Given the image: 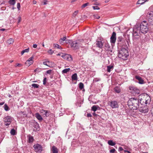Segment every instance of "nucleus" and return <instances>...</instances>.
<instances>
[{
	"mask_svg": "<svg viewBox=\"0 0 153 153\" xmlns=\"http://www.w3.org/2000/svg\"><path fill=\"white\" fill-rule=\"evenodd\" d=\"M128 105L129 108L133 110H137L140 105L139 100L135 98L129 99L128 102Z\"/></svg>",
	"mask_w": 153,
	"mask_h": 153,
	"instance_id": "f257e3e1",
	"label": "nucleus"
},
{
	"mask_svg": "<svg viewBox=\"0 0 153 153\" xmlns=\"http://www.w3.org/2000/svg\"><path fill=\"white\" fill-rule=\"evenodd\" d=\"M128 49L127 45H126V47L125 46H122L120 48H118L119 57L124 60L126 59L129 55Z\"/></svg>",
	"mask_w": 153,
	"mask_h": 153,
	"instance_id": "f03ea898",
	"label": "nucleus"
},
{
	"mask_svg": "<svg viewBox=\"0 0 153 153\" xmlns=\"http://www.w3.org/2000/svg\"><path fill=\"white\" fill-rule=\"evenodd\" d=\"M148 24L146 21H143L140 24V30H138L141 33L145 34L148 31Z\"/></svg>",
	"mask_w": 153,
	"mask_h": 153,
	"instance_id": "7ed1b4c3",
	"label": "nucleus"
},
{
	"mask_svg": "<svg viewBox=\"0 0 153 153\" xmlns=\"http://www.w3.org/2000/svg\"><path fill=\"white\" fill-rule=\"evenodd\" d=\"M139 101L141 105H145L146 106H148L151 102V99L149 96H144L140 99Z\"/></svg>",
	"mask_w": 153,
	"mask_h": 153,
	"instance_id": "20e7f679",
	"label": "nucleus"
},
{
	"mask_svg": "<svg viewBox=\"0 0 153 153\" xmlns=\"http://www.w3.org/2000/svg\"><path fill=\"white\" fill-rule=\"evenodd\" d=\"M117 48H120L122 46H125L126 47V40L122 36H119L117 37Z\"/></svg>",
	"mask_w": 153,
	"mask_h": 153,
	"instance_id": "39448f33",
	"label": "nucleus"
},
{
	"mask_svg": "<svg viewBox=\"0 0 153 153\" xmlns=\"http://www.w3.org/2000/svg\"><path fill=\"white\" fill-rule=\"evenodd\" d=\"M70 45L74 50H75L79 49V47L81 46L80 40H78L74 41H72Z\"/></svg>",
	"mask_w": 153,
	"mask_h": 153,
	"instance_id": "423d86ee",
	"label": "nucleus"
},
{
	"mask_svg": "<svg viewBox=\"0 0 153 153\" xmlns=\"http://www.w3.org/2000/svg\"><path fill=\"white\" fill-rule=\"evenodd\" d=\"M129 90L130 92L135 95L139 94L140 93V90L136 87L132 85L129 87Z\"/></svg>",
	"mask_w": 153,
	"mask_h": 153,
	"instance_id": "0eeeda50",
	"label": "nucleus"
},
{
	"mask_svg": "<svg viewBox=\"0 0 153 153\" xmlns=\"http://www.w3.org/2000/svg\"><path fill=\"white\" fill-rule=\"evenodd\" d=\"M108 105L112 108H118L119 107L118 102L117 101L111 100L108 102Z\"/></svg>",
	"mask_w": 153,
	"mask_h": 153,
	"instance_id": "6e6552de",
	"label": "nucleus"
},
{
	"mask_svg": "<svg viewBox=\"0 0 153 153\" xmlns=\"http://www.w3.org/2000/svg\"><path fill=\"white\" fill-rule=\"evenodd\" d=\"M133 38L134 39H138L140 38L139 33L140 31L137 28H135L133 29Z\"/></svg>",
	"mask_w": 153,
	"mask_h": 153,
	"instance_id": "1a4fd4ad",
	"label": "nucleus"
},
{
	"mask_svg": "<svg viewBox=\"0 0 153 153\" xmlns=\"http://www.w3.org/2000/svg\"><path fill=\"white\" fill-rule=\"evenodd\" d=\"M33 147L35 152L36 153H40L43 150V148L42 146L38 143L34 145Z\"/></svg>",
	"mask_w": 153,
	"mask_h": 153,
	"instance_id": "9d476101",
	"label": "nucleus"
},
{
	"mask_svg": "<svg viewBox=\"0 0 153 153\" xmlns=\"http://www.w3.org/2000/svg\"><path fill=\"white\" fill-rule=\"evenodd\" d=\"M140 105V107L139 108V111L142 113H146L148 112V106H146L143 107Z\"/></svg>",
	"mask_w": 153,
	"mask_h": 153,
	"instance_id": "9b49d317",
	"label": "nucleus"
},
{
	"mask_svg": "<svg viewBox=\"0 0 153 153\" xmlns=\"http://www.w3.org/2000/svg\"><path fill=\"white\" fill-rule=\"evenodd\" d=\"M116 33L113 32L110 38V42L112 44H114L116 39Z\"/></svg>",
	"mask_w": 153,
	"mask_h": 153,
	"instance_id": "f8f14e48",
	"label": "nucleus"
},
{
	"mask_svg": "<svg viewBox=\"0 0 153 153\" xmlns=\"http://www.w3.org/2000/svg\"><path fill=\"white\" fill-rule=\"evenodd\" d=\"M61 56L68 61H72L73 60L70 54H64Z\"/></svg>",
	"mask_w": 153,
	"mask_h": 153,
	"instance_id": "ddd939ff",
	"label": "nucleus"
},
{
	"mask_svg": "<svg viewBox=\"0 0 153 153\" xmlns=\"http://www.w3.org/2000/svg\"><path fill=\"white\" fill-rule=\"evenodd\" d=\"M4 121L5 123H11L12 121V118L10 116H7L4 118Z\"/></svg>",
	"mask_w": 153,
	"mask_h": 153,
	"instance_id": "4468645a",
	"label": "nucleus"
},
{
	"mask_svg": "<svg viewBox=\"0 0 153 153\" xmlns=\"http://www.w3.org/2000/svg\"><path fill=\"white\" fill-rule=\"evenodd\" d=\"M147 16L148 18V21L150 19H153V11H150L148 12L147 14Z\"/></svg>",
	"mask_w": 153,
	"mask_h": 153,
	"instance_id": "2eb2a0df",
	"label": "nucleus"
},
{
	"mask_svg": "<svg viewBox=\"0 0 153 153\" xmlns=\"http://www.w3.org/2000/svg\"><path fill=\"white\" fill-rule=\"evenodd\" d=\"M135 78L138 80V83L140 84H143L144 83V80L142 78L139 76H136Z\"/></svg>",
	"mask_w": 153,
	"mask_h": 153,
	"instance_id": "dca6fc26",
	"label": "nucleus"
},
{
	"mask_svg": "<svg viewBox=\"0 0 153 153\" xmlns=\"http://www.w3.org/2000/svg\"><path fill=\"white\" fill-rule=\"evenodd\" d=\"M35 117L40 122H41L43 120L42 117L38 113H35Z\"/></svg>",
	"mask_w": 153,
	"mask_h": 153,
	"instance_id": "f3484780",
	"label": "nucleus"
},
{
	"mask_svg": "<svg viewBox=\"0 0 153 153\" xmlns=\"http://www.w3.org/2000/svg\"><path fill=\"white\" fill-rule=\"evenodd\" d=\"M33 126L36 129V130L39 131V124L38 123L36 122L35 121H34V122L33 123Z\"/></svg>",
	"mask_w": 153,
	"mask_h": 153,
	"instance_id": "a211bd4d",
	"label": "nucleus"
},
{
	"mask_svg": "<svg viewBox=\"0 0 153 153\" xmlns=\"http://www.w3.org/2000/svg\"><path fill=\"white\" fill-rule=\"evenodd\" d=\"M105 49L106 51H110L111 52L112 51L111 50V48L110 45L108 43H105Z\"/></svg>",
	"mask_w": 153,
	"mask_h": 153,
	"instance_id": "6ab92c4d",
	"label": "nucleus"
},
{
	"mask_svg": "<svg viewBox=\"0 0 153 153\" xmlns=\"http://www.w3.org/2000/svg\"><path fill=\"white\" fill-rule=\"evenodd\" d=\"M33 56H32L29 59L27 60L25 63L26 64H27L28 63L29 64V65H31L32 64L33 62Z\"/></svg>",
	"mask_w": 153,
	"mask_h": 153,
	"instance_id": "aec40b11",
	"label": "nucleus"
},
{
	"mask_svg": "<svg viewBox=\"0 0 153 153\" xmlns=\"http://www.w3.org/2000/svg\"><path fill=\"white\" fill-rule=\"evenodd\" d=\"M149 28L153 31V19L148 21Z\"/></svg>",
	"mask_w": 153,
	"mask_h": 153,
	"instance_id": "412c9836",
	"label": "nucleus"
},
{
	"mask_svg": "<svg viewBox=\"0 0 153 153\" xmlns=\"http://www.w3.org/2000/svg\"><path fill=\"white\" fill-rule=\"evenodd\" d=\"M96 45L98 48H102L103 43L102 42L98 41H97Z\"/></svg>",
	"mask_w": 153,
	"mask_h": 153,
	"instance_id": "4be33fe9",
	"label": "nucleus"
},
{
	"mask_svg": "<svg viewBox=\"0 0 153 153\" xmlns=\"http://www.w3.org/2000/svg\"><path fill=\"white\" fill-rule=\"evenodd\" d=\"M51 151H52V153H58V149L55 146H52Z\"/></svg>",
	"mask_w": 153,
	"mask_h": 153,
	"instance_id": "5701e85b",
	"label": "nucleus"
},
{
	"mask_svg": "<svg viewBox=\"0 0 153 153\" xmlns=\"http://www.w3.org/2000/svg\"><path fill=\"white\" fill-rule=\"evenodd\" d=\"M100 107L98 105H94L91 107V110L94 111H96L97 110L100 109Z\"/></svg>",
	"mask_w": 153,
	"mask_h": 153,
	"instance_id": "b1692460",
	"label": "nucleus"
},
{
	"mask_svg": "<svg viewBox=\"0 0 153 153\" xmlns=\"http://www.w3.org/2000/svg\"><path fill=\"white\" fill-rule=\"evenodd\" d=\"M28 142L29 143H33L34 140L33 137L30 135H28Z\"/></svg>",
	"mask_w": 153,
	"mask_h": 153,
	"instance_id": "393cba45",
	"label": "nucleus"
},
{
	"mask_svg": "<svg viewBox=\"0 0 153 153\" xmlns=\"http://www.w3.org/2000/svg\"><path fill=\"white\" fill-rule=\"evenodd\" d=\"M114 69V66L110 65L107 66V71L108 72H110Z\"/></svg>",
	"mask_w": 153,
	"mask_h": 153,
	"instance_id": "a878e982",
	"label": "nucleus"
},
{
	"mask_svg": "<svg viewBox=\"0 0 153 153\" xmlns=\"http://www.w3.org/2000/svg\"><path fill=\"white\" fill-rule=\"evenodd\" d=\"M72 80H76L77 79V76L76 73L74 74L71 76Z\"/></svg>",
	"mask_w": 153,
	"mask_h": 153,
	"instance_id": "bb28decb",
	"label": "nucleus"
},
{
	"mask_svg": "<svg viewBox=\"0 0 153 153\" xmlns=\"http://www.w3.org/2000/svg\"><path fill=\"white\" fill-rule=\"evenodd\" d=\"M114 89L115 91L117 93H119L121 91V90L120 87L118 86H116L114 88Z\"/></svg>",
	"mask_w": 153,
	"mask_h": 153,
	"instance_id": "cd10ccee",
	"label": "nucleus"
},
{
	"mask_svg": "<svg viewBox=\"0 0 153 153\" xmlns=\"http://www.w3.org/2000/svg\"><path fill=\"white\" fill-rule=\"evenodd\" d=\"M108 143L109 145L111 146H114L116 144L115 143L111 140H108Z\"/></svg>",
	"mask_w": 153,
	"mask_h": 153,
	"instance_id": "c85d7f7f",
	"label": "nucleus"
},
{
	"mask_svg": "<svg viewBox=\"0 0 153 153\" xmlns=\"http://www.w3.org/2000/svg\"><path fill=\"white\" fill-rule=\"evenodd\" d=\"M66 39V36L64 37L63 38H61L59 40V42L61 44H62L63 43L64 41H65Z\"/></svg>",
	"mask_w": 153,
	"mask_h": 153,
	"instance_id": "c756f323",
	"label": "nucleus"
},
{
	"mask_svg": "<svg viewBox=\"0 0 153 153\" xmlns=\"http://www.w3.org/2000/svg\"><path fill=\"white\" fill-rule=\"evenodd\" d=\"M8 3L11 5H14L16 3L15 0H9L8 1Z\"/></svg>",
	"mask_w": 153,
	"mask_h": 153,
	"instance_id": "7c9ffc66",
	"label": "nucleus"
},
{
	"mask_svg": "<svg viewBox=\"0 0 153 153\" xmlns=\"http://www.w3.org/2000/svg\"><path fill=\"white\" fill-rule=\"evenodd\" d=\"M10 133L11 135H14L16 134V130L14 128H12L10 131Z\"/></svg>",
	"mask_w": 153,
	"mask_h": 153,
	"instance_id": "2f4dec72",
	"label": "nucleus"
},
{
	"mask_svg": "<svg viewBox=\"0 0 153 153\" xmlns=\"http://www.w3.org/2000/svg\"><path fill=\"white\" fill-rule=\"evenodd\" d=\"M71 69L70 68H65L62 70V74H66Z\"/></svg>",
	"mask_w": 153,
	"mask_h": 153,
	"instance_id": "473e14b6",
	"label": "nucleus"
},
{
	"mask_svg": "<svg viewBox=\"0 0 153 153\" xmlns=\"http://www.w3.org/2000/svg\"><path fill=\"white\" fill-rule=\"evenodd\" d=\"M79 88L80 90H82L84 88V84L82 82H80L78 84Z\"/></svg>",
	"mask_w": 153,
	"mask_h": 153,
	"instance_id": "72a5a7b5",
	"label": "nucleus"
},
{
	"mask_svg": "<svg viewBox=\"0 0 153 153\" xmlns=\"http://www.w3.org/2000/svg\"><path fill=\"white\" fill-rule=\"evenodd\" d=\"M14 42V40L13 39L10 38L7 41V43H8L9 44H12Z\"/></svg>",
	"mask_w": 153,
	"mask_h": 153,
	"instance_id": "f704fd0d",
	"label": "nucleus"
},
{
	"mask_svg": "<svg viewBox=\"0 0 153 153\" xmlns=\"http://www.w3.org/2000/svg\"><path fill=\"white\" fill-rule=\"evenodd\" d=\"M4 108L5 110L6 111H8L10 110V108L6 104L4 105Z\"/></svg>",
	"mask_w": 153,
	"mask_h": 153,
	"instance_id": "c9c22d12",
	"label": "nucleus"
},
{
	"mask_svg": "<svg viewBox=\"0 0 153 153\" xmlns=\"http://www.w3.org/2000/svg\"><path fill=\"white\" fill-rule=\"evenodd\" d=\"M50 111L46 110L45 113L43 114L45 115V116L46 117H48L50 115Z\"/></svg>",
	"mask_w": 153,
	"mask_h": 153,
	"instance_id": "e433bc0d",
	"label": "nucleus"
},
{
	"mask_svg": "<svg viewBox=\"0 0 153 153\" xmlns=\"http://www.w3.org/2000/svg\"><path fill=\"white\" fill-rule=\"evenodd\" d=\"M34 88H38L39 87V85L35 83H33L31 85Z\"/></svg>",
	"mask_w": 153,
	"mask_h": 153,
	"instance_id": "4c0bfd02",
	"label": "nucleus"
},
{
	"mask_svg": "<svg viewBox=\"0 0 153 153\" xmlns=\"http://www.w3.org/2000/svg\"><path fill=\"white\" fill-rule=\"evenodd\" d=\"M144 1L143 0H138L137 2V4H142L144 3Z\"/></svg>",
	"mask_w": 153,
	"mask_h": 153,
	"instance_id": "58836bf2",
	"label": "nucleus"
},
{
	"mask_svg": "<svg viewBox=\"0 0 153 153\" xmlns=\"http://www.w3.org/2000/svg\"><path fill=\"white\" fill-rule=\"evenodd\" d=\"M89 4V3L88 2V3H85L84 4H83L81 6V8H85V7H86L88 5V4Z\"/></svg>",
	"mask_w": 153,
	"mask_h": 153,
	"instance_id": "ea45409f",
	"label": "nucleus"
},
{
	"mask_svg": "<svg viewBox=\"0 0 153 153\" xmlns=\"http://www.w3.org/2000/svg\"><path fill=\"white\" fill-rule=\"evenodd\" d=\"M73 40H69L68 39H66V40H65V42L67 43H69L71 45V43L72 41Z\"/></svg>",
	"mask_w": 153,
	"mask_h": 153,
	"instance_id": "a19ab883",
	"label": "nucleus"
},
{
	"mask_svg": "<svg viewBox=\"0 0 153 153\" xmlns=\"http://www.w3.org/2000/svg\"><path fill=\"white\" fill-rule=\"evenodd\" d=\"M17 8L18 9V10H20V7H21V5H20V4L19 2H18L17 3Z\"/></svg>",
	"mask_w": 153,
	"mask_h": 153,
	"instance_id": "79ce46f5",
	"label": "nucleus"
},
{
	"mask_svg": "<svg viewBox=\"0 0 153 153\" xmlns=\"http://www.w3.org/2000/svg\"><path fill=\"white\" fill-rule=\"evenodd\" d=\"M61 47L57 44H54V48H57L58 49H60Z\"/></svg>",
	"mask_w": 153,
	"mask_h": 153,
	"instance_id": "37998d69",
	"label": "nucleus"
},
{
	"mask_svg": "<svg viewBox=\"0 0 153 153\" xmlns=\"http://www.w3.org/2000/svg\"><path fill=\"white\" fill-rule=\"evenodd\" d=\"M116 151L115 149L113 148L112 149L110 150L109 151V152L110 153H115V152Z\"/></svg>",
	"mask_w": 153,
	"mask_h": 153,
	"instance_id": "c03bdc74",
	"label": "nucleus"
},
{
	"mask_svg": "<svg viewBox=\"0 0 153 153\" xmlns=\"http://www.w3.org/2000/svg\"><path fill=\"white\" fill-rule=\"evenodd\" d=\"M54 52L51 49H50L48 51V53L50 55H52Z\"/></svg>",
	"mask_w": 153,
	"mask_h": 153,
	"instance_id": "a18cd8bd",
	"label": "nucleus"
},
{
	"mask_svg": "<svg viewBox=\"0 0 153 153\" xmlns=\"http://www.w3.org/2000/svg\"><path fill=\"white\" fill-rule=\"evenodd\" d=\"M94 17L96 19H99L100 18V16L97 14L93 15Z\"/></svg>",
	"mask_w": 153,
	"mask_h": 153,
	"instance_id": "49530a36",
	"label": "nucleus"
},
{
	"mask_svg": "<svg viewBox=\"0 0 153 153\" xmlns=\"http://www.w3.org/2000/svg\"><path fill=\"white\" fill-rule=\"evenodd\" d=\"M17 19H18L17 23H18V24H19V23L21 21V20H22L20 16H19L18 17Z\"/></svg>",
	"mask_w": 153,
	"mask_h": 153,
	"instance_id": "de8ad7c7",
	"label": "nucleus"
},
{
	"mask_svg": "<svg viewBox=\"0 0 153 153\" xmlns=\"http://www.w3.org/2000/svg\"><path fill=\"white\" fill-rule=\"evenodd\" d=\"M49 62H50L49 61H46L43 62V65H46L48 66H49L47 64V63H49Z\"/></svg>",
	"mask_w": 153,
	"mask_h": 153,
	"instance_id": "09e8293b",
	"label": "nucleus"
},
{
	"mask_svg": "<svg viewBox=\"0 0 153 153\" xmlns=\"http://www.w3.org/2000/svg\"><path fill=\"white\" fill-rule=\"evenodd\" d=\"M47 78L46 77H44L43 80V84L45 85L46 83Z\"/></svg>",
	"mask_w": 153,
	"mask_h": 153,
	"instance_id": "8fccbe9b",
	"label": "nucleus"
},
{
	"mask_svg": "<svg viewBox=\"0 0 153 153\" xmlns=\"http://www.w3.org/2000/svg\"><path fill=\"white\" fill-rule=\"evenodd\" d=\"M93 8L94 10H99L100 8L97 6H93Z\"/></svg>",
	"mask_w": 153,
	"mask_h": 153,
	"instance_id": "3c124183",
	"label": "nucleus"
},
{
	"mask_svg": "<svg viewBox=\"0 0 153 153\" xmlns=\"http://www.w3.org/2000/svg\"><path fill=\"white\" fill-rule=\"evenodd\" d=\"M93 115L95 117H98L100 116L99 114H97L95 112H94L93 114Z\"/></svg>",
	"mask_w": 153,
	"mask_h": 153,
	"instance_id": "603ef678",
	"label": "nucleus"
},
{
	"mask_svg": "<svg viewBox=\"0 0 153 153\" xmlns=\"http://www.w3.org/2000/svg\"><path fill=\"white\" fill-rule=\"evenodd\" d=\"M29 48H27L23 50L24 53L26 52L28 53L29 52Z\"/></svg>",
	"mask_w": 153,
	"mask_h": 153,
	"instance_id": "864d4df0",
	"label": "nucleus"
},
{
	"mask_svg": "<svg viewBox=\"0 0 153 153\" xmlns=\"http://www.w3.org/2000/svg\"><path fill=\"white\" fill-rule=\"evenodd\" d=\"M46 111V110H44L43 109H41L40 110V112L41 113H44V114L45 113Z\"/></svg>",
	"mask_w": 153,
	"mask_h": 153,
	"instance_id": "5fc2aeb1",
	"label": "nucleus"
},
{
	"mask_svg": "<svg viewBox=\"0 0 153 153\" xmlns=\"http://www.w3.org/2000/svg\"><path fill=\"white\" fill-rule=\"evenodd\" d=\"M19 115H22V114H23L24 115H26V113L24 111H21L19 112Z\"/></svg>",
	"mask_w": 153,
	"mask_h": 153,
	"instance_id": "6e6d98bb",
	"label": "nucleus"
},
{
	"mask_svg": "<svg viewBox=\"0 0 153 153\" xmlns=\"http://www.w3.org/2000/svg\"><path fill=\"white\" fill-rule=\"evenodd\" d=\"M78 12V10H76V11H75L73 13V16H75L77 14Z\"/></svg>",
	"mask_w": 153,
	"mask_h": 153,
	"instance_id": "4d7b16f0",
	"label": "nucleus"
},
{
	"mask_svg": "<svg viewBox=\"0 0 153 153\" xmlns=\"http://www.w3.org/2000/svg\"><path fill=\"white\" fill-rule=\"evenodd\" d=\"M52 70H49L46 71V73L48 74H51V73Z\"/></svg>",
	"mask_w": 153,
	"mask_h": 153,
	"instance_id": "13d9d810",
	"label": "nucleus"
},
{
	"mask_svg": "<svg viewBox=\"0 0 153 153\" xmlns=\"http://www.w3.org/2000/svg\"><path fill=\"white\" fill-rule=\"evenodd\" d=\"M123 150V148L121 146H120L118 148V151H121Z\"/></svg>",
	"mask_w": 153,
	"mask_h": 153,
	"instance_id": "bf43d9fd",
	"label": "nucleus"
},
{
	"mask_svg": "<svg viewBox=\"0 0 153 153\" xmlns=\"http://www.w3.org/2000/svg\"><path fill=\"white\" fill-rule=\"evenodd\" d=\"M100 79L95 78L94 79V81L95 82H97L100 81Z\"/></svg>",
	"mask_w": 153,
	"mask_h": 153,
	"instance_id": "052dcab7",
	"label": "nucleus"
},
{
	"mask_svg": "<svg viewBox=\"0 0 153 153\" xmlns=\"http://www.w3.org/2000/svg\"><path fill=\"white\" fill-rule=\"evenodd\" d=\"M87 116L88 117H92V115L90 113H88Z\"/></svg>",
	"mask_w": 153,
	"mask_h": 153,
	"instance_id": "680f3d73",
	"label": "nucleus"
},
{
	"mask_svg": "<svg viewBox=\"0 0 153 153\" xmlns=\"http://www.w3.org/2000/svg\"><path fill=\"white\" fill-rule=\"evenodd\" d=\"M20 65H21V64L19 63H17L16 64V65H15V66L16 67L18 66H19Z\"/></svg>",
	"mask_w": 153,
	"mask_h": 153,
	"instance_id": "e2e57ef3",
	"label": "nucleus"
},
{
	"mask_svg": "<svg viewBox=\"0 0 153 153\" xmlns=\"http://www.w3.org/2000/svg\"><path fill=\"white\" fill-rule=\"evenodd\" d=\"M39 69L38 68H36V69H35L34 70V72H37V71H38V72H39L40 71H39Z\"/></svg>",
	"mask_w": 153,
	"mask_h": 153,
	"instance_id": "0e129e2a",
	"label": "nucleus"
},
{
	"mask_svg": "<svg viewBox=\"0 0 153 153\" xmlns=\"http://www.w3.org/2000/svg\"><path fill=\"white\" fill-rule=\"evenodd\" d=\"M48 1L47 0H44V4L45 5L47 4V2H48Z\"/></svg>",
	"mask_w": 153,
	"mask_h": 153,
	"instance_id": "69168bd1",
	"label": "nucleus"
},
{
	"mask_svg": "<svg viewBox=\"0 0 153 153\" xmlns=\"http://www.w3.org/2000/svg\"><path fill=\"white\" fill-rule=\"evenodd\" d=\"M124 152L125 153H126V152H127L128 153H131V152L130 151H128V150H124Z\"/></svg>",
	"mask_w": 153,
	"mask_h": 153,
	"instance_id": "338daca9",
	"label": "nucleus"
},
{
	"mask_svg": "<svg viewBox=\"0 0 153 153\" xmlns=\"http://www.w3.org/2000/svg\"><path fill=\"white\" fill-rule=\"evenodd\" d=\"M151 113L152 116L153 117V108H152V110H151Z\"/></svg>",
	"mask_w": 153,
	"mask_h": 153,
	"instance_id": "774afa93",
	"label": "nucleus"
}]
</instances>
